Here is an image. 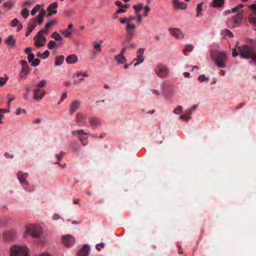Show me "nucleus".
Instances as JSON below:
<instances>
[{
    "label": "nucleus",
    "instance_id": "45",
    "mask_svg": "<svg viewBox=\"0 0 256 256\" xmlns=\"http://www.w3.org/2000/svg\"><path fill=\"white\" fill-rule=\"evenodd\" d=\"M194 50V46L192 44H188L186 46V48L184 50V52H191Z\"/></svg>",
    "mask_w": 256,
    "mask_h": 256
},
{
    "label": "nucleus",
    "instance_id": "63",
    "mask_svg": "<svg viewBox=\"0 0 256 256\" xmlns=\"http://www.w3.org/2000/svg\"><path fill=\"white\" fill-rule=\"evenodd\" d=\"M20 64L22 66V68H28V64L26 61L22 60L20 62Z\"/></svg>",
    "mask_w": 256,
    "mask_h": 256
},
{
    "label": "nucleus",
    "instance_id": "39",
    "mask_svg": "<svg viewBox=\"0 0 256 256\" xmlns=\"http://www.w3.org/2000/svg\"><path fill=\"white\" fill-rule=\"evenodd\" d=\"M46 84V80H40L38 84H36V86L37 88H40L44 87Z\"/></svg>",
    "mask_w": 256,
    "mask_h": 256
},
{
    "label": "nucleus",
    "instance_id": "32",
    "mask_svg": "<svg viewBox=\"0 0 256 256\" xmlns=\"http://www.w3.org/2000/svg\"><path fill=\"white\" fill-rule=\"evenodd\" d=\"M58 6V2H54L50 4L48 7V10H56L57 11V8Z\"/></svg>",
    "mask_w": 256,
    "mask_h": 256
},
{
    "label": "nucleus",
    "instance_id": "2",
    "mask_svg": "<svg viewBox=\"0 0 256 256\" xmlns=\"http://www.w3.org/2000/svg\"><path fill=\"white\" fill-rule=\"evenodd\" d=\"M211 57L214 60L216 64L219 68L226 67V53L224 51L214 50L211 52Z\"/></svg>",
    "mask_w": 256,
    "mask_h": 256
},
{
    "label": "nucleus",
    "instance_id": "9",
    "mask_svg": "<svg viewBox=\"0 0 256 256\" xmlns=\"http://www.w3.org/2000/svg\"><path fill=\"white\" fill-rule=\"evenodd\" d=\"M62 243L66 247L72 246L75 242V238L70 234H66L62 236Z\"/></svg>",
    "mask_w": 256,
    "mask_h": 256
},
{
    "label": "nucleus",
    "instance_id": "15",
    "mask_svg": "<svg viewBox=\"0 0 256 256\" xmlns=\"http://www.w3.org/2000/svg\"><path fill=\"white\" fill-rule=\"evenodd\" d=\"M174 8L176 10H185L187 8V4L184 2H180L179 0H172Z\"/></svg>",
    "mask_w": 256,
    "mask_h": 256
},
{
    "label": "nucleus",
    "instance_id": "59",
    "mask_svg": "<svg viewBox=\"0 0 256 256\" xmlns=\"http://www.w3.org/2000/svg\"><path fill=\"white\" fill-rule=\"evenodd\" d=\"M124 8H127L128 6H124V7H120V8L119 10H116V14H120V13H124V12H125L126 10Z\"/></svg>",
    "mask_w": 256,
    "mask_h": 256
},
{
    "label": "nucleus",
    "instance_id": "54",
    "mask_svg": "<svg viewBox=\"0 0 256 256\" xmlns=\"http://www.w3.org/2000/svg\"><path fill=\"white\" fill-rule=\"evenodd\" d=\"M20 23L19 21L16 18H14L11 22V26L13 27L16 26Z\"/></svg>",
    "mask_w": 256,
    "mask_h": 256
},
{
    "label": "nucleus",
    "instance_id": "26",
    "mask_svg": "<svg viewBox=\"0 0 256 256\" xmlns=\"http://www.w3.org/2000/svg\"><path fill=\"white\" fill-rule=\"evenodd\" d=\"M134 18L132 17V16H130L128 17L120 18L118 19V20L120 24H128L130 22L134 20Z\"/></svg>",
    "mask_w": 256,
    "mask_h": 256
},
{
    "label": "nucleus",
    "instance_id": "52",
    "mask_svg": "<svg viewBox=\"0 0 256 256\" xmlns=\"http://www.w3.org/2000/svg\"><path fill=\"white\" fill-rule=\"evenodd\" d=\"M182 107L180 106H178L174 110V112L175 114H178L182 111Z\"/></svg>",
    "mask_w": 256,
    "mask_h": 256
},
{
    "label": "nucleus",
    "instance_id": "44",
    "mask_svg": "<svg viewBox=\"0 0 256 256\" xmlns=\"http://www.w3.org/2000/svg\"><path fill=\"white\" fill-rule=\"evenodd\" d=\"M243 6H244V4H239L238 6H235L231 9L232 12V13L238 11L240 8H242Z\"/></svg>",
    "mask_w": 256,
    "mask_h": 256
},
{
    "label": "nucleus",
    "instance_id": "1",
    "mask_svg": "<svg viewBox=\"0 0 256 256\" xmlns=\"http://www.w3.org/2000/svg\"><path fill=\"white\" fill-rule=\"evenodd\" d=\"M240 56L244 59H251L256 66V50L252 46L244 44L238 47Z\"/></svg>",
    "mask_w": 256,
    "mask_h": 256
},
{
    "label": "nucleus",
    "instance_id": "61",
    "mask_svg": "<svg viewBox=\"0 0 256 256\" xmlns=\"http://www.w3.org/2000/svg\"><path fill=\"white\" fill-rule=\"evenodd\" d=\"M149 5H150V4H148V0H147V5L144 8V12H146V13H148V12L150 10V7Z\"/></svg>",
    "mask_w": 256,
    "mask_h": 256
},
{
    "label": "nucleus",
    "instance_id": "36",
    "mask_svg": "<svg viewBox=\"0 0 256 256\" xmlns=\"http://www.w3.org/2000/svg\"><path fill=\"white\" fill-rule=\"evenodd\" d=\"M74 77L78 78L80 76H82L84 77H86L88 76V74L86 72H77L76 73H74Z\"/></svg>",
    "mask_w": 256,
    "mask_h": 256
},
{
    "label": "nucleus",
    "instance_id": "3",
    "mask_svg": "<svg viewBox=\"0 0 256 256\" xmlns=\"http://www.w3.org/2000/svg\"><path fill=\"white\" fill-rule=\"evenodd\" d=\"M242 18L243 12H240L228 19L227 26L230 28H237L240 25Z\"/></svg>",
    "mask_w": 256,
    "mask_h": 256
},
{
    "label": "nucleus",
    "instance_id": "20",
    "mask_svg": "<svg viewBox=\"0 0 256 256\" xmlns=\"http://www.w3.org/2000/svg\"><path fill=\"white\" fill-rule=\"evenodd\" d=\"M90 247L88 245H84L83 248L80 250L78 252V256H88Z\"/></svg>",
    "mask_w": 256,
    "mask_h": 256
},
{
    "label": "nucleus",
    "instance_id": "4",
    "mask_svg": "<svg viewBox=\"0 0 256 256\" xmlns=\"http://www.w3.org/2000/svg\"><path fill=\"white\" fill-rule=\"evenodd\" d=\"M10 256H29V250L26 246H14L10 248Z\"/></svg>",
    "mask_w": 256,
    "mask_h": 256
},
{
    "label": "nucleus",
    "instance_id": "50",
    "mask_svg": "<svg viewBox=\"0 0 256 256\" xmlns=\"http://www.w3.org/2000/svg\"><path fill=\"white\" fill-rule=\"evenodd\" d=\"M6 98L8 99V106L9 108L10 105V102L14 100V98L10 94H7Z\"/></svg>",
    "mask_w": 256,
    "mask_h": 256
},
{
    "label": "nucleus",
    "instance_id": "6",
    "mask_svg": "<svg viewBox=\"0 0 256 256\" xmlns=\"http://www.w3.org/2000/svg\"><path fill=\"white\" fill-rule=\"evenodd\" d=\"M26 230L27 232L34 238L39 237L42 233V228L38 225L28 226Z\"/></svg>",
    "mask_w": 256,
    "mask_h": 256
},
{
    "label": "nucleus",
    "instance_id": "38",
    "mask_svg": "<svg viewBox=\"0 0 256 256\" xmlns=\"http://www.w3.org/2000/svg\"><path fill=\"white\" fill-rule=\"evenodd\" d=\"M133 8L136 14H139V12L141 10L142 8V4H138L134 5Z\"/></svg>",
    "mask_w": 256,
    "mask_h": 256
},
{
    "label": "nucleus",
    "instance_id": "24",
    "mask_svg": "<svg viewBox=\"0 0 256 256\" xmlns=\"http://www.w3.org/2000/svg\"><path fill=\"white\" fill-rule=\"evenodd\" d=\"M29 71L30 70L28 68H22L20 74V78L22 79L26 78L28 76Z\"/></svg>",
    "mask_w": 256,
    "mask_h": 256
},
{
    "label": "nucleus",
    "instance_id": "57",
    "mask_svg": "<svg viewBox=\"0 0 256 256\" xmlns=\"http://www.w3.org/2000/svg\"><path fill=\"white\" fill-rule=\"evenodd\" d=\"M35 58L34 54L33 53L28 54V61L29 62H32L34 58Z\"/></svg>",
    "mask_w": 256,
    "mask_h": 256
},
{
    "label": "nucleus",
    "instance_id": "60",
    "mask_svg": "<svg viewBox=\"0 0 256 256\" xmlns=\"http://www.w3.org/2000/svg\"><path fill=\"white\" fill-rule=\"evenodd\" d=\"M224 33L226 35L229 36H230L232 38L234 37L233 34L228 30L226 29L224 30Z\"/></svg>",
    "mask_w": 256,
    "mask_h": 256
},
{
    "label": "nucleus",
    "instance_id": "8",
    "mask_svg": "<svg viewBox=\"0 0 256 256\" xmlns=\"http://www.w3.org/2000/svg\"><path fill=\"white\" fill-rule=\"evenodd\" d=\"M136 26L134 24L132 23L127 24L126 28V32L127 34L126 38L128 40L133 38L135 36L134 30Z\"/></svg>",
    "mask_w": 256,
    "mask_h": 256
},
{
    "label": "nucleus",
    "instance_id": "37",
    "mask_svg": "<svg viewBox=\"0 0 256 256\" xmlns=\"http://www.w3.org/2000/svg\"><path fill=\"white\" fill-rule=\"evenodd\" d=\"M44 16L38 15L34 19H36V24H38L40 25L44 22Z\"/></svg>",
    "mask_w": 256,
    "mask_h": 256
},
{
    "label": "nucleus",
    "instance_id": "30",
    "mask_svg": "<svg viewBox=\"0 0 256 256\" xmlns=\"http://www.w3.org/2000/svg\"><path fill=\"white\" fill-rule=\"evenodd\" d=\"M249 22L252 24L254 30H256V16H250Z\"/></svg>",
    "mask_w": 256,
    "mask_h": 256
},
{
    "label": "nucleus",
    "instance_id": "10",
    "mask_svg": "<svg viewBox=\"0 0 256 256\" xmlns=\"http://www.w3.org/2000/svg\"><path fill=\"white\" fill-rule=\"evenodd\" d=\"M44 34H39L37 36H36L34 38V45L36 47H40L43 46L46 41V39L45 36H44Z\"/></svg>",
    "mask_w": 256,
    "mask_h": 256
},
{
    "label": "nucleus",
    "instance_id": "25",
    "mask_svg": "<svg viewBox=\"0 0 256 256\" xmlns=\"http://www.w3.org/2000/svg\"><path fill=\"white\" fill-rule=\"evenodd\" d=\"M51 38H54L56 41L62 42L63 38L62 36L57 32H54L51 35Z\"/></svg>",
    "mask_w": 256,
    "mask_h": 256
},
{
    "label": "nucleus",
    "instance_id": "35",
    "mask_svg": "<svg viewBox=\"0 0 256 256\" xmlns=\"http://www.w3.org/2000/svg\"><path fill=\"white\" fill-rule=\"evenodd\" d=\"M42 7V5L40 4H37L33 8L32 10L31 11V15L32 16H34V14L38 12L40 10V8H41Z\"/></svg>",
    "mask_w": 256,
    "mask_h": 256
},
{
    "label": "nucleus",
    "instance_id": "56",
    "mask_svg": "<svg viewBox=\"0 0 256 256\" xmlns=\"http://www.w3.org/2000/svg\"><path fill=\"white\" fill-rule=\"evenodd\" d=\"M38 12H39V14H38V15L44 16L46 10L43 8L42 5V7H41V8H40V10Z\"/></svg>",
    "mask_w": 256,
    "mask_h": 256
},
{
    "label": "nucleus",
    "instance_id": "21",
    "mask_svg": "<svg viewBox=\"0 0 256 256\" xmlns=\"http://www.w3.org/2000/svg\"><path fill=\"white\" fill-rule=\"evenodd\" d=\"M66 61L68 64H75L78 61V57L75 54L69 55L66 57Z\"/></svg>",
    "mask_w": 256,
    "mask_h": 256
},
{
    "label": "nucleus",
    "instance_id": "43",
    "mask_svg": "<svg viewBox=\"0 0 256 256\" xmlns=\"http://www.w3.org/2000/svg\"><path fill=\"white\" fill-rule=\"evenodd\" d=\"M216 6H223L224 4V0H213Z\"/></svg>",
    "mask_w": 256,
    "mask_h": 256
},
{
    "label": "nucleus",
    "instance_id": "27",
    "mask_svg": "<svg viewBox=\"0 0 256 256\" xmlns=\"http://www.w3.org/2000/svg\"><path fill=\"white\" fill-rule=\"evenodd\" d=\"M36 26V19H33L32 22H30L28 23L27 29L32 32V31L35 28Z\"/></svg>",
    "mask_w": 256,
    "mask_h": 256
},
{
    "label": "nucleus",
    "instance_id": "62",
    "mask_svg": "<svg viewBox=\"0 0 256 256\" xmlns=\"http://www.w3.org/2000/svg\"><path fill=\"white\" fill-rule=\"evenodd\" d=\"M49 12L48 13L47 15H46V16L47 17H50L51 16L52 14H56L57 13V11H56V10H48Z\"/></svg>",
    "mask_w": 256,
    "mask_h": 256
},
{
    "label": "nucleus",
    "instance_id": "49",
    "mask_svg": "<svg viewBox=\"0 0 256 256\" xmlns=\"http://www.w3.org/2000/svg\"><path fill=\"white\" fill-rule=\"evenodd\" d=\"M4 6L6 8H10L13 7L14 4L12 1L8 0V1L6 2H4Z\"/></svg>",
    "mask_w": 256,
    "mask_h": 256
},
{
    "label": "nucleus",
    "instance_id": "47",
    "mask_svg": "<svg viewBox=\"0 0 256 256\" xmlns=\"http://www.w3.org/2000/svg\"><path fill=\"white\" fill-rule=\"evenodd\" d=\"M250 8L252 10V13L250 14V16H256V4H252Z\"/></svg>",
    "mask_w": 256,
    "mask_h": 256
},
{
    "label": "nucleus",
    "instance_id": "5",
    "mask_svg": "<svg viewBox=\"0 0 256 256\" xmlns=\"http://www.w3.org/2000/svg\"><path fill=\"white\" fill-rule=\"evenodd\" d=\"M156 74L160 78H166L170 74V71L168 66L162 64H158L154 70Z\"/></svg>",
    "mask_w": 256,
    "mask_h": 256
},
{
    "label": "nucleus",
    "instance_id": "48",
    "mask_svg": "<svg viewBox=\"0 0 256 256\" xmlns=\"http://www.w3.org/2000/svg\"><path fill=\"white\" fill-rule=\"evenodd\" d=\"M198 80L200 82H204V80L208 81V78H206L205 75L202 74L198 77Z\"/></svg>",
    "mask_w": 256,
    "mask_h": 256
},
{
    "label": "nucleus",
    "instance_id": "55",
    "mask_svg": "<svg viewBox=\"0 0 256 256\" xmlns=\"http://www.w3.org/2000/svg\"><path fill=\"white\" fill-rule=\"evenodd\" d=\"M136 15L137 21L139 23H141L142 21V18H144L140 14H136Z\"/></svg>",
    "mask_w": 256,
    "mask_h": 256
},
{
    "label": "nucleus",
    "instance_id": "7",
    "mask_svg": "<svg viewBox=\"0 0 256 256\" xmlns=\"http://www.w3.org/2000/svg\"><path fill=\"white\" fill-rule=\"evenodd\" d=\"M18 178L20 182L22 184V186L26 190L30 192L32 190V188H28V183L26 180L28 174L22 172H20L17 174Z\"/></svg>",
    "mask_w": 256,
    "mask_h": 256
},
{
    "label": "nucleus",
    "instance_id": "14",
    "mask_svg": "<svg viewBox=\"0 0 256 256\" xmlns=\"http://www.w3.org/2000/svg\"><path fill=\"white\" fill-rule=\"evenodd\" d=\"M46 94V92L36 88L34 90V99L36 100H42Z\"/></svg>",
    "mask_w": 256,
    "mask_h": 256
},
{
    "label": "nucleus",
    "instance_id": "64",
    "mask_svg": "<svg viewBox=\"0 0 256 256\" xmlns=\"http://www.w3.org/2000/svg\"><path fill=\"white\" fill-rule=\"evenodd\" d=\"M64 154L62 152L56 155V156L58 160H60L63 158Z\"/></svg>",
    "mask_w": 256,
    "mask_h": 256
},
{
    "label": "nucleus",
    "instance_id": "53",
    "mask_svg": "<svg viewBox=\"0 0 256 256\" xmlns=\"http://www.w3.org/2000/svg\"><path fill=\"white\" fill-rule=\"evenodd\" d=\"M79 140L84 146H86L88 144V140L85 138L80 137L79 138Z\"/></svg>",
    "mask_w": 256,
    "mask_h": 256
},
{
    "label": "nucleus",
    "instance_id": "31",
    "mask_svg": "<svg viewBox=\"0 0 256 256\" xmlns=\"http://www.w3.org/2000/svg\"><path fill=\"white\" fill-rule=\"evenodd\" d=\"M16 40L12 36H10L6 40V44L10 46H14L16 44Z\"/></svg>",
    "mask_w": 256,
    "mask_h": 256
},
{
    "label": "nucleus",
    "instance_id": "12",
    "mask_svg": "<svg viewBox=\"0 0 256 256\" xmlns=\"http://www.w3.org/2000/svg\"><path fill=\"white\" fill-rule=\"evenodd\" d=\"M58 22L56 19H52V20L49 21L46 23L44 28L39 32V34H48L49 32V28L54 25H56Z\"/></svg>",
    "mask_w": 256,
    "mask_h": 256
},
{
    "label": "nucleus",
    "instance_id": "42",
    "mask_svg": "<svg viewBox=\"0 0 256 256\" xmlns=\"http://www.w3.org/2000/svg\"><path fill=\"white\" fill-rule=\"evenodd\" d=\"M40 60L38 58H34V60H32V62H30V63L31 64V65L32 66L36 67L38 66L40 64Z\"/></svg>",
    "mask_w": 256,
    "mask_h": 256
},
{
    "label": "nucleus",
    "instance_id": "58",
    "mask_svg": "<svg viewBox=\"0 0 256 256\" xmlns=\"http://www.w3.org/2000/svg\"><path fill=\"white\" fill-rule=\"evenodd\" d=\"M180 119L186 120V121H188L190 118V116L189 115L182 114L180 116Z\"/></svg>",
    "mask_w": 256,
    "mask_h": 256
},
{
    "label": "nucleus",
    "instance_id": "28",
    "mask_svg": "<svg viewBox=\"0 0 256 256\" xmlns=\"http://www.w3.org/2000/svg\"><path fill=\"white\" fill-rule=\"evenodd\" d=\"M115 60L120 64H123L126 61V58L122 54H118L115 56Z\"/></svg>",
    "mask_w": 256,
    "mask_h": 256
},
{
    "label": "nucleus",
    "instance_id": "22",
    "mask_svg": "<svg viewBox=\"0 0 256 256\" xmlns=\"http://www.w3.org/2000/svg\"><path fill=\"white\" fill-rule=\"evenodd\" d=\"M72 134L73 136H77L80 138L82 137L83 135H88L90 134L88 132H86L83 130H72Z\"/></svg>",
    "mask_w": 256,
    "mask_h": 256
},
{
    "label": "nucleus",
    "instance_id": "17",
    "mask_svg": "<svg viewBox=\"0 0 256 256\" xmlns=\"http://www.w3.org/2000/svg\"><path fill=\"white\" fill-rule=\"evenodd\" d=\"M170 34L174 36L176 38H184V34L180 30L176 28H171L168 30Z\"/></svg>",
    "mask_w": 256,
    "mask_h": 256
},
{
    "label": "nucleus",
    "instance_id": "29",
    "mask_svg": "<svg viewBox=\"0 0 256 256\" xmlns=\"http://www.w3.org/2000/svg\"><path fill=\"white\" fill-rule=\"evenodd\" d=\"M202 3L198 4L196 8V17H200L202 16Z\"/></svg>",
    "mask_w": 256,
    "mask_h": 256
},
{
    "label": "nucleus",
    "instance_id": "16",
    "mask_svg": "<svg viewBox=\"0 0 256 256\" xmlns=\"http://www.w3.org/2000/svg\"><path fill=\"white\" fill-rule=\"evenodd\" d=\"M89 123L92 128L100 126L102 124L100 119L96 116L91 117L90 118Z\"/></svg>",
    "mask_w": 256,
    "mask_h": 256
},
{
    "label": "nucleus",
    "instance_id": "13",
    "mask_svg": "<svg viewBox=\"0 0 256 256\" xmlns=\"http://www.w3.org/2000/svg\"><path fill=\"white\" fill-rule=\"evenodd\" d=\"M80 102L75 100L70 103V112L71 114H74L80 106Z\"/></svg>",
    "mask_w": 256,
    "mask_h": 256
},
{
    "label": "nucleus",
    "instance_id": "34",
    "mask_svg": "<svg viewBox=\"0 0 256 256\" xmlns=\"http://www.w3.org/2000/svg\"><path fill=\"white\" fill-rule=\"evenodd\" d=\"M21 14L24 18H26L30 15L29 12L26 8H24L21 10Z\"/></svg>",
    "mask_w": 256,
    "mask_h": 256
},
{
    "label": "nucleus",
    "instance_id": "23",
    "mask_svg": "<svg viewBox=\"0 0 256 256\" xmlns=\"http://www.w3.org/2000/svg\"><path fill=\"white\" fill-rule=\"evenodd\" d=\"M64 56H56L54 60V66H61L64 62Z\"/></svg>",
    "mask_w": 256,
    "mask_h": 256
},
{
    "label": "nucleus",
    "instance_id": "46",
    "mask_svg": "<svg viewBox=\"0 0 256 256\" xmlns=\"http://www.w3.org/2000/svg\"><path fill=\"white\" fill-rule=\"evenodd\" d=\"M94 48L98 50L99 52L102 51L101 44L98 42H94Z\"/></svg>",
    "mask_w": 256,
    "mask_h": 256
},
{
    "label": "nucleus",
    "instance_id": "51",
    "mask_svg": "<svg viewBox=\"0 0 256 256\" xmlns=\"http://www.w3.org/2000/svg\"><path fill=\"white\" fill-rule=\"evenodd\" d=\"M40 55H41L40 56L41 58H42L43 59H46V58H48V56L50 55V52H48V50H46Z\"/></svg>",
    "mask_w": 256,
    "mask_h": 256
},
{
    "label": "nucleus",
    "instance_id": "19",
    "mask_svg": "<svg viewBox=\"0 0 256 256\" xmlns=\"http://www.w3.org/2000/svg\"><path fill=\"white\" fill-rule=\"evenodd\" d=\"M73 27V24H70L66 30H60V32L63 35L64 37L70 38L72 34Z\"/></svg>",
    "mask_w": 256,
    "mask_h": 256
},
{
    "label": "nucleus",
    "instance_id": "33",
    "mask_svg": "<svg viewBox=\"0 0 256 256\" xmlns=\"http://www.w3.org/2000/svg\"><path fill=\"white\" fill-rule=\"evenodd\" d=\"M48 49L52 50L55 48H57V44L55 41L50 40L47 44Z\"/></svg>",
    "mask_w": 256,
    "mask_h": 256
},
{
    "label": "nucleus",
    "instance_id": "18",
    "mask_svg": "<svg viewBox=\"0 0 256 256\" xmlns=\"http://www.w3.org/2000/svg\"><path fill=\"white\" fill-rule=\"evenodd\" d=\"M86 116L82 114H76V123L78 126H82L86 123Z\"/></svg>",
    "mask_w": 256,
    "mask_h": 256
},
{
    "label": "nucleus",
    "instance_id": "41",
    "mask_svg": "<svg viewBox=\"0 0 256 256\" xmlns=\"http://www.w3.org/2000/svg\"><path fill=\"white\" fill-rule=\"evenodd\" d=\"M15 114L16 115L24 114H26V110L23 108H18L16 110Z\"/></svg>",
    "mask_w": 256,
    "mask_h": 256
},
{
    "label": "nucleus",
    "instance_id": "11",
    "mask_svg": "<svg viewBox=\"0 0 256 256\" xmlns=\"http://www.w3.org/2000/svg\"><path fill=\"white\" fill-rule=\"evenodd\" d=\"M144 49L143 48H140L136 52V58L135 59L136 60V62L134 63V66H136L141 63H142L144 60Z\"/></svg>",
    "mask_w": 256,
    "mask_h": 256
},
{
    "label": "nucleus",
    "instance_id": "40",
    "mask_svg": "<svg viewBox=\"0 0 256 256\" xmlns=\"http://www.w3.org/2000/svg\"><path fill=\"white\" fill-rule=\"evenodd\" d=\"M8 79V77L6 76L4 77H0V86H2L6 84Z\"/></svg>",
    "mask_w": 256,
    "mask_h": 256
}]
</instances>
